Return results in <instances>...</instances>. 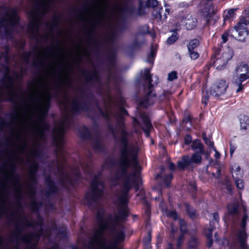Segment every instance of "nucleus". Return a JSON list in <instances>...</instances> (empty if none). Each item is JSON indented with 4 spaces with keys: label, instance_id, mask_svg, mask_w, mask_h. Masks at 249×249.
I'll use <instances>...</instances> for the list:
<instances>
[{
    "label": "nucleus",
    "instance_id": "1",
    "mask_svg": "<svg viewBox=\"0 0 249 249\" xmlns=\"http://www.w3.org/2000/svg\"><path fill=\"white\" fill-rule=\"evenodd\" d=\"M34 224L40 227V229L37 231L31 232L24 235L21 233L23 229L21 227L16 226L15 227L16 233L14 235L16 240L20 239L23 243L30 245L27 249H36V247L38 244L41 236L43 234L44 226V218L39 214L37 215V220L36 221H29L27 217H24L20 222V224H24L28 227L34 228Z\"/></svg>",
    "mask_w": 249,
    "mask_h": 249
},
{
    "label": "nucleus",
    "instance_id": "2",
    "mask_svg": "<svg viewBox=\"0 0 249 249\" xmlns=\"http://www.w3.org/2000/svg\"><path fill=\"white\" fill-rule=\"evenodd\" d=\"M105 211L103 209L98 210L96 213V219L99 227L97 229L93 235V239L89 241L87 247L88 248H92L93 244L96 241H99L101 239H105L104 232L105 230H109L113 232L115 230V225L118 223H115L114 221V216L109 214L108 217L105 219Z\"/></svg>",
    "mask_w": 249,
    "mask_h": 249
},
{
    "label": "nucleus",
    "instance_id": "3",
    "mask_svg": "<svg viewBox=\"0 0 249 249\" xmlns=\"http://www.w3.org/2000/svg\"><path fill=\"white\" fill-rule=\"evenodd\" d=\"M120 153L121 160L118 162V165L121 167L122 175H125L128 168L131 166L135 167L138 165V153L129 144L120 145Z\"/></svg>",
    "mask_w": 249,
    "mask_h": 249
},
{
    "label": "nucleus",
    "instance_id": "4",
    "mask_svg": "<svg viewBox=\"0 0 249 249\" xmlns=\"http://www.w3.org/2000/svg\"><path fill=\"white\" fill-rule=\"evenodd\" d=\"M5 13L4 18L0 19V29L5 27V32L6 35L12 34V28H15L19 24L20 18L17 11L15 8H9L5 5L0 7Z\"/></svg>",
    "mask_w": 249,
    "mask_h": 249
},
{
    "label": "nucleus",
    "instance_id": "5",
    "mask_svg": "<svg viewBox=\"0 0 249 249\" xmlns=\"http://www.w3.org/2000/svg\"><path fill=\"white\" fill-rule=\"evenodd\" d=\"M53 94L49 93L46 96L43 103L41 104L39 109V115L37 117V121L39 123L40 127L36 132L41 138L45 136V131H48L50 128V124L47 122V116L49 110L51 107V100Z\"/></svg>",
    "mask_w": 249,
    "mask_h": 249
},
{
    "label": "nucleus",
    "instance_id": "6",
    "mask_svg": "<svg viewBox=\"0 0 249 249\" xmlns=\"http://www.w3.org/2000/svg\"><path fill=\"white\" fill-rule=\"evenodd\" d=\"M90 193H86L85 196L88 206L91 205L92 202L100 199L103 196L104 185L103 182L99 179V175L94 176L90 183Z\"/></svg>",
    "mask_w": 249,
    "mask_h": 249
},
{
    "label": "nucleus",
    "instance_id": "7",
    "mask_svg": "<svg viewBox=\"0 0 249 249\" xmlns=\"http://www.w3.org/2000/svg\"><path fill=\"white\" fill-rule=\"evenodd\" d=\"M120 10L122 14L132 18L145 14V8L143 7L142 0L140 1L137 9L133 0H124Z\"/></svg>",
    "mask_w": 249,
    "mask_h": 249
},
{
    "label": "nucleus",
    "instance_id": "8",
    "mask_svg": "<svg viewBox=\"0 0 249 249\" xmlns=\"http://www.w3.org/2000/svg\"><path fill=\"white\" fill-rule=\"evenodd\" d=\"M126 192L124 193L122 196L118 198L120 208L118 210V213L114 216V221L115 223L121 221H124L129 214V209L128 207V199Z\"/></svg>",
    "mask_w": 249,
    "mask_h": 249
},
{
    "label": "nucleus",
    "instance_id": "9",
    "mask_svg": "<svg viewBox=\"0 0 249 249\" xmlns=\"http://www.w3.org/2000/svg\"><path fill=\"white\" fill-rule=\"evenodd\" d=\"M204 153H200V152L196 151L192 155L190 158L189 155H183L181 157V160L177 162V167L180 170H184L191 166L192 163L199 164L202 162L201 155Z\"/></svg>",
    "mask_w": 249,
    "mask_h": 249
},
{
    "label": "nucleus",
    "instance_id": "10",
    "mask_svg": "<svg viewBox=\"0 0 249 249\" xmlns=\"http://www.w3.org/2000/svg\"><path fill=\"white\" fill-rule=\"evenodd\" d=\"M38 164L34 161L29 168V177L30 181L27 183L26 188L29 191L31 197L35 198L36 186L38 183L36 174L38 170Z\"/></svg>",
    "mask_w": 249,
    "mask_h": 249
},
{
    "label": "nucleus",
    "instance_id": "11",
    "mask_svg": "<svg viewBox=\"0 0 249 249\" xmlns=\"http://www.w3.org/2000/svg\"><path fill=\"white\" fill-rule=\"evenodd\" d=\"M136 174L135 173H133L130 175H128L127 173V169L126 170V174L125 175H122L121 172V167H119V170L116 173L115 179L118 180L125 178V180H124L123 183V188L124 189V192H126V194H128L132 188V183L134 185L136 191H138L139 189V184L136 179H133L132 181L130 180V177L134 178Z\"/></svg>",
    "mask_w": 249,
    "mask_h": 249
},
{
    "label": "nucleus",
    "instance_id": "12",
    "mask_svg": "<svg viewBox=\"0 0 249 249\" xmlns=\"http://www.w3.org/2000/svg\"><path fill=\"white\" fill-rule=\"evenodd\" d=\"M221 50L220 46L214 47L213 48V54L211 56V59L210 61V66L214 67L219 70L224 69L227 64L226 61L224 60L220 56Z\"/></svg>",
    "mask_w": 249,
    "mask_h": 249
},
{
    "label": "nucleus",
    "instance_id": "13",
    "mask_svg": "<svg viewBox=\"0 0 249 249\" xmlns=\"http://www.w3.org/2000/svg\"><path fill=\"white\" fill-rule=\"evenodd\" d=\"M143 124L144 126H141V124L140 121L136 118H132V123L134 128L136 129L138 127H140L144 132L146 137H150L151 130L153 128L151 120L148 116L146 115L142 116Z\"/></svg>",
    "mask_w": 249,
    "mask_h": 249
},
{
    "label": "nucleus",
    "instance_id": "14",
    "mask_svg": "<svg viewBox=\"0 0 249 249\" xmlns=\"http://www.w3.org/2000/svg\"><path fill=\"white\" fill-rule=\"evenodd\" d=\"M70 120V118L67 116L64 120L62 121L59 124L56 134L53 135V142L56 147H58L63 144L65 131V124L66 123L69 124Z\"/></svg>",
    "mask_w": 249,
    "mask_h": 249
},
{
    "label": "nucleus",
    "instance_id": "15",
    "mask_svg": "<svg viewBox=\"0 0 249 249\" xmlns=\"http://www.w3.org/2000/svg\"><path fill=\"white\" fill-rule=\"evenodd\" d=\"M5 116L8 117L9 119L6 118L0 117V130L3 131L5 129H9L12 126L13 123L17 120L18 112L16 109H14L11 113H6Z\"/></svg>",
    "mask_w": 249,
    "mask_h": 249
},
{
    "label": "nucleus",
    "instance_id": "16",
    "mask_svg": "<svg viewBox=\"0 0 249 249\" xmlns=\"http://www.w3.org/2000/svg\"><path fill=\"white\" fill-rule=\"evenodd\" d=\"M228 87L226 80L221 79L213 84L210 88V94L216 97L224 94Z\"/></svg>",
    "mask_w": 249,
    "mask_h": 249
},
{
    "label": "nucleus",
    "instance_id": "17",
    "mask_svg": "<svg viewBox=\"0 0 249 249\" xmlns=\"http://www.w3.org/2000/svg\"><path fill=\"white\" fill-rule=\"evenodd\" d=\"M244 24L247 25L249 24V21L245 22L241 20L234 27L236 32L238 34L236 39L240 42H245L247 40V36L249 35V31L248 28L243 25Z\"/></svg>",
    "mask_w": 249,
    "mask_h": 249
},
{
    "label": "nucleus",
    "instance_id": "18",
    "mask_svg": "<svg viewBox=\"0 0 249 249\" xmlns=\"http://www.w3.org/2000/svg\"><path fill=\"white\" fill-rule=\"evenodd\" d=\"M21 75L16 71L12 72V76L9 74L6 75V79H2L1 82L5 85L6 89L8 91H12L15 93L14 82L21 78Z\"/></svg>",
    "mask_w": 249,
    "mask_h": 249
},
{
    "label": "nucleus",
    "instance_id": "19",
    "mask_svg": "<svg viewBox=\"0 0 249 249\" xmlns=\"http://www.w3.org/2000/svg\"><path fill=\"white\" fill-rule=\"evenodd\" d=\"M248 218V214L247 213L246 209L245 208L244 209V214L240 223V229L237 231L236 234V239H241V240H243V238H248V234L246 232Z\"/></svg>",
    "mask_w": 249,
    "mask_h": 249
},
{
    "label": "nucleus",
    "instance_id": "20",
    "mask_svg": "<svg viewBox=\"0 0 249 249\" xmlns=\"http://www.w3.org/2000/svg\"><path fill=\"white\" fill-rule=\"evenodd\" d=\"M153 89H146L145 94L140 99L139 106L144 108H147L151 105H153L154 102L153 101V98L156 97V94L153 92Z\"/></svg>",
    "mask_w": 249,
    "mask_h": 249
},
{
    "label": "nucleus",
    "instance_id": "21",
    "mask_svg": "<svg viewBox=\"0 0 249 249\" xmlns=\"http://www.w3.org/2000/svg\"><path fill=\"white\" fill-rule=\"evenodd\" d=\"M88 110L89 106L85 102H80L74 99L71 105V111L73 115H79L81 111L87 112Z\"/></svg>",
    "mask_w": 249,
    "mask_h": 249
},
{
    "label": "nucleus",
    "instance_id": "22",
    "mask_svg": "<svg viewBox=\"0 0 249 249\" xmlns=\"http://www.w3.org/2000/svg\"><path fill=\"white\" fill-rule=\"evenodd\" d=\"M45 183L48 188L45 194L46 196L49 197L51 195L55 194L59 191V188L56 186L51 175H48L45 177Z\"/></svg>",
    "mask_w": 249,
    "mask_h": 249
},
{
    "label": "nucleus",
    "instance_id": "23",
    "mask_svg": "<svg viewBox=\"0 0 249 249\" xmlns=\"http://www.w3.org/2000/svg\"><path fill=\"white\" fill-rule=\"evenodd\" d=\"M81 74L85 78L87 83L93 81L98 82L100 80L99 73L96 70L91 71L84 70L82 71Z\"/></svg>",
    "mask_w": 249,
    "mask_h": 249
},
{
    "label": "nucleus",
    "instance_id": "24",
    "mask_svg": "<svg viewBox=\"0 0 249 249\" xmlns=\"http://www.w3.org/2000/svg\"><path fill=\"white\" fill-rule=\"evenodd\" d=\"M0 84V103L2 102L9 101L13 102H14L13 99H16L18 97L17 94L14 93L12 91H9V92L7 94H5L3 92V89H5V85L2 83L1 82Z\"/></svg>",
    "mask_w": 249,
    "mask_h": 249
},
{
    "label": "nucleus",
    "instance_id": "25",
    "mask_svg": "<svg viewBox=\"0 0 249 249\" xmlns=\"http://www.w3.org/2000/svg\"><path fill=\"white\" fill-rule=\"evenodd\" d=\"M99 22L98 21L95 22L94 24H92L90 27V30L88 33L87 38L89 42H91L93 46L97 48L100 46V43L95 39L96 37V27L94 24H97Z\"/></svg>",
    "mask_w": 249,
    "mask_h": 249
},
{
    "label": "nucleus",
    "instance_id": "26",
    "mask_svg": "<svg viewBox=\"0 0 249 249\" xmlns=\"http://www.w3.org/2000/svg\"><path fill=\"white\" fill-rule=\"evenodd\" d=\"M107 60L110 66L115 65L117 61V51L115 49L110 48L108 49L107 53Z\"/></svg>",
    "mask_w": 249,
    "mask_h": 249
},
{
    "label": "nucleus",
    "instance_id": "27",
    "mask_svg": "<svg viewBox=\"0 0 249 249\" xmlns=\"http://www.w3.org/2000/svg\"><path fill=\"white\" fill-rule=\"evenodd\" d=\"M184 205L188 216L192 220L196 219L198 216L197 210L187 202L185 203Z\"/></svg>",
    "mask_w": 249,
    "mask_h": 249
},
{
    "label": "nucleus",
    "instance_id": "28",
    "mask_svg": "<svg viewBox=\"0 0 249 249\" xmlns=\"http://www.w3.org/2000/svg\"><path fill=\"white\" fill-rule=\"evenodd\" d=\"M143 78L144 81L148 82L147 85H146L145 84H143L144 92H146V89H153V86L152 84V75L150 73V69H146L144 70Z\"/></svg>",
    "mask_w": 249,
    "mask_h": 249
},
{
    "label": "nucleus",
    "instance_id": "29",
    "mask_svg": "<svg viewBox=\"0 0 249 249\" xmlns=\"http://www.w3.org/2000/svg\"><path fill=\"white\" fill-rule=\"evenodd\" d=\"M239 205L237 202H232L227 204V214L230 216H236L239 214Z\"/></svg>",
    "mask_w": 249,
    "mask_h": 249
},
{
    "label": "nucleus",
    "instance_id": "30",
    "mask_svg": "<svg viewBox=\"0 0 249 249\" xmlns=\"http://www.w3.org/2000/svg\"><path fill=\"white\" fill-rule=\"evenodd\" d=\"M200 242L198 237L195 235H191L187 243V249H198Z\"/></svg>",
    "mask_w": 249,
    "mask_h": 249
},
{
    "label": "nucleus",
    "instance_id": "31",
    "mask_svg": "<svg viewBox=\"0 0 249 249\" xmlns=\"http://www.w3.org/2000/svg\"><path fill=\"white\" fill-rule=\"evenodd\" d=\"M106 241L105 239H101L99 241H96L95 243L93 244V247L92 248H89L90 249H95V245L99 244L101 245L100 249H124L122 247H119L118 246L115 245V243L110 242L107 246L105 245L103 243Z\"/></svg>",
    "mask_w": 249,
    "mask_h": 249
},
{
    "label": "nucleus",
    "instance_id": "32",
    "mask_svg": "<svg viewBox=\"0 0 249 249\" xmlns=\"http://www.w3.org/2000/svg\"><path fill=\"white\" fill-rule=\"evenodd\" d=\"M80 138L83 141L90 140L92 138V134L89 131L88 126L83 125L82 128L78 130Z\"/></svg>",
    "mask_w": 249,
    "mask_h": 249
},
{
    "label": "nucleus",
    "instance_id": "33",
    "mask_svg": "<svg viewBox=\"0 0 249 249\" xmlns=\"http://www.w3.org/2000/svg\"><path fill=\"white\" fill-rule=\"evenodd\" d=\"M184 22V26L187 30H192L195 29L197 25V19L196 18H189L188 20H186Z\"/></svg>",
    "mask_w": 249,
    "mask_h": 249
},
{
    "label": "nucleus",
    "instance_id": "34",
    "mask_svg": "<svg viewBox=\"0 0 249 249\" xmlns=\"http://www.w3.org/2000/svg\"><path fill=\"white\" fill-rule=\"evenodd\" d=\"M125 234L124 231L121 230L117 232L112 243H115V245L119 246V244L124 242L125 240Z\"/></svg>",
    "mask_w": 249,
    "mask_h": 249
},
{
    "label": "nucleus",
    "instance_id": "35",
    "mask_svg": "<svg viewBox=\"0 0 249 249\" xmlns=\"http://www.w3.org/2000/svg\"><path fill=\"white\" fill-rule=\"evenodd\" d=\"M7 164L12 172L11 175V178L15 182L18 183L20 181V177L19 175L16 174L15 173L17 168L16 164L14 163H7Z\"/></svg>",
    "mask_w": 249,
    "mask_h": 249
},
{
    "label": "nucleus",
    "instance_id": "36",
    "mask_svg": "<svg viewBox=\"0 0 249 249\" xmlns=\"http://www.w3.org/2000/svg\"><path fill=\"white\" fill-rule=\"evenodd\" d=\"M191 148L194 151L198 149V152L204 153V146L199 139H196L192 142Z\"/></svg>",
    "mask_w": 249,
    "mask_h": 249
},
{
    "label": "nucleus",
    "instance_id": "37",
    "mask_svg": "<svg viewBox=\"0 0 249 249\" xmlns=\"http://www.w3.org/2000/svg\"><path fill=\"white\" fill-rule=\"evenodd\" d=\"M60 182L62 183V186L63 187H65V184L66 182H68L71 186L74 187V182L77 181V179L74 178L72 179L68 175L64 174H62V178H60Z\"/></svg>",
    "mask_w": 249,
    "mask_h": 249
},
{
    "label": "nucleus",
    "instance_id": "38",
    "mask_svg": "<svg viewBox=\"0 0 249 249\" xmlns=\"http://www.w3.org/2000/svg\"><path fill=\"white\" fill-rule=\"evenodd\" d=\"M240 127L241 129L249 130V117L244 115H240L239 117Z\"/></svg>",
    "mask_w": 249,
    "mask_h": 249
},
{
    "label": "nucleus",
    "instance_id": "39",
    "mask_svg": "<svg viewBox=\"0 0 249 249\" xmlns=\"http://www.w3.org/2000/svg\"><path fill=\"white\" fill-rule=\"evenodd\" d=\"M233 51L230 48H228L224 51L221 55H220L224 60L226 61L227 63L230 61L233 56Z\"/></svg>",
    "mask_w": 249,
    "mask_h": 249
},
{
    "label": "nucleus",
    "instance_id": "40",
    "mask_svg": "<svg viewBox=\"0 0 249 249\" xmlns=\"http://www.w3.org/2000/svg\"><path fill=\"white\" fill-rule=\"evenodd\" d=\"M93 149L95 151L104 152L105 148L98 138H96L92 144Z\"/></svg>",
    "mask_w": 249,
    "mask_h": 249
},
{
    "label": "nucleus",
    "instance_id": "41",
    "mask_svg": "<svg viewBox=\"0 0 249 249\" xmlns=\"http://www.w3.org/2000/svg\"><path fill=\"white\" fill-rule=\"evenodd\" d=\"M35 6L36 10L30 13V16L33 18L40 15L41 13V10L45 9V5L40 3H36Z\"/></svg>",
    "mask_w": 249,
    "mask_h": 249
},
{
    "label": "nucleus",
    "instance_id": "42",
    "mask_svg": "<svg viewBox=\"0 0 249 249\" xmlns=\"http://www.w3.org/2000/svg\"><path fill=\"white\" fill-rule=\"evenodd\" d=\"M4 140L3 142L0 140V158L5 152L2 149H6V148L9 147L11 144V141L8 139L4 138Z\"/></svg>",
    "mask_w": 249,
    "mask_h": 249
},
{
    "label": "nucleus",
    "instance_id": "43",
    "mask_svg": "<svg viewBox=\"0 0 249 249\" xmlns=\"http://www.w3.org/2000/svg\"><path fill=\"white\" fill-rule=\"evenodd\" d=\"M28 30L32 32L34 38L36 37V34H38L39 32V26L36 21H33L31 22L28 26Z\"/></svg>",
    "mask_w": 249,
    "mask_h": 249
},
{
    "label": "nucleus",
    "instance_id": "44",
    "mask_svg": "<svg viewBox=\"0 0 249 249\" xmlns=\"http://www.w3.org/2000/svg\"><path fill=\"white\" fill-rule=\"evenodd\" d=\"M157 54V50L156 49L154 48L153 46H151V52L150 53L148 54L147 56V62L153 64L155 58L156 57Z\"/></svg>",
    "mask_w": 249,
    "mask_h": 249
},
{
    "label": "nucleus",
    "instance_id": "45",
    "mask_svg": "<svg viewBox=\"0 0 249 249\" xmlns=\"http://www.w3.org/2000/svg\"><path fill=\"white\" fill-rule=\"evenodd\" d=\"M199 44L200 41L199 39L197 38L191 39L187 45L188 51H191V50H194L199 46Z\"/></svg>",
    "mask_w": 249,
    "mask_h": 249
},
{
    "label": "nucleus",
    "instance_id": "46",
    "mask_svg": "<svg viewBox=\"0 0 249 249\" xmlns=\"http://www.w3.org/2000/svg\"><path fill=\"white\" fill-rule=\"evenodd\" d=\"M179 230L180 234L185 235L188 232L187 224L186 221L183 219L179 220Z\"/></svg>",
    "mask_w": 249,
    "mask_h": 249
},
{
    "label": "nucleus",
    "instance_id": "47",
    "mask_svg": "<svg viewBox=\"0 0 249 249\" xmlns=\"http://www.w3.org/2000/svg\"><path fill=\"white\" fill-rule=\"evenodd\" d=\"M179 38V35L176 31H174L172 35L168 37L166 42L167 44L172 45L174 44Z\"/></svg>",
    "mask_w": 249,
    "mask_h": 249
},
{
    "label": "nucleus",
    "instance_id": "48",
    "mask_svg": "<svg viewBox=\"0 0 249 249\" xmlns=\"http://www.w3.org/2000/svg\"><path fill=\"white\" fill-rule=\"evenodd\" d=\"M179 16L181 18V22H185L192 17V16L190 15V12H189L187 10H184L180 11L179 12Z\"/></svg>",
    "mask_w": 249,
    "mask_h": 249
},
{
    "label": "nucleus",
    "instance_id": "49",
    "mask_svg": "<svg viewBox=\"0 0 249 249\" xmlns=\"http://www.w3.org/2000/svg\"><path fill=\"white\" fill-rule=\"evenodd\" d=\"M117 37V33L116 31H112L109 34L107 35L105 39V41L107 42L112 43L114 42Z\"/></svg>",
    "mask_w": 249,
    "mask_h": 249
},
{
    "label": "nucleus",
    "instance_id": "50",
    "mask_svg": "<svg viewBox=\"0 0 249 249\" xmlns=\"http://www.w3.org/2000/svg\"><path fill=\"white\" fill-rule=\"evenodd\" d=\"M209 99L210 94L208 91L207 90L206 91L203 90L202 91L201 103L204 105V107L207 105Z\"/></svg>",
    "mask_w": 249,
    "mask_h": 249
},
{
    "label": "nucleus",
    "instance_id": "51",
    "mask_svg": "<svg viewBox=\"0 0 249 249\" xmlns=\"http://www.w3.org/2000/svg\"><path fill=\"white\" fill-rule=\"evenodd\" d=\"M52 230H55L57 231L56 234V236L58 238H65L67 236L66 231L63 229H58L55 224L54 225L53 228H52Z\"/></svg>",
    "mask_w": 249,
    "mask_h": 249
},
{
    "label": "nucleus",
    "instance_id": "52",
    "mask_svg": "<svg viewBox=\"0 0 249 249\" xmlns=\"http://www.w3.org/2000/svg\"><path fill=\"white\" fill-rule=\"evenodd\" d=\"M173 178V175L172 173L168 174L164 177L162 182L167 188L170 187Z\"/></svg>",
    "mask_w": 249,
    "mask_h": 249
},
{
    "label": "nucleus",
    "instance_id": "53",
    "mask_svg": "<svg viewBox=\"0 0 249 249\" xmlns=\"http://www.w3.org/2000/svg\"><path fill=\"white\" fill-rule=\"evenodd\" d=\"M151 235L150 233H149L148 235L146 237H144L143 239L144 249H150L151 248Z\"/></svg>",
    "mask_w": 249,
    "mask_h": 249
},
{
    "label": "nucleus",
    "instance_id": "54",
    "mask_svg": "<svg viewBox=\"0 0 249 249\" xmlns=\"http://www.w3.org/2000/svg\"><path fill=\"white\" fill-rule=\"evenodd\" d=\"M237 9L231 8L224 15V19L225 20L232 18L235 16V11Z\"/></svg>",
    "mask_w": 249,
    "mask_h": 249
},
{
    "label": "nucleus",
    "instance_id": "55",
    "mask_svg": "<svg viewBox=\"0 0 249 249\" xmlns=\"http://www.w3.org/2000/svg\"><path fill=\"white\" fill-rule=\"evenodd\" d=\"M117 126L120 129L125 127V119L122 115H120L117 119Z\"/></svg>",
    "mask_w": 249,
    "mask_h": 249
},
{
    "label": "nucleus",
    "instance_id": "56",
    "mask_svg": "<svg viewBox=\"0 0 249 249\" xmlns=\"http://www.w3.org/2000/svg\"><path fill=\"white\" fill-rule=\"evenodd\" d=\"M42 205L41 202H38L36 200L33 201L31 203V208L33 212L35 213H38L39 209Z\"/></svg>",
    "mask_w": 249,
    "mask_h": 249
},
{
    "label": "nucleus",
    "instance_id": "57",
    "mask_svg": "<svg viewBox=\"0 0 249 249\" xmlns=\"http://www.w3.org/2000/svg\"><path fill=\"white\" fill-rule=\"evenodd\" d=\"M202 137L205 144L209 146V147L213 148L214 147L213 142L211 141L210 139L207 138L206 132H204L202 133Z\"/></svg>",
    "mask_w": 249,
    "mask_h": 249
},
{
    "label": "nucleus",
    "instance_id": "58",
    "mask_svg": "<svg viewBox=\"0 0 249 249\" xmlns=\"http://www.w3.org/2000/svg\"><path fill=\"white\" fill-rule=\"evenodd\" d=\"M142 44L143 43L142 42L139 41L137 39H136L132 42L130 46V49L132 51L139 49L142 47Z\"/></svg>",
    "mask_w": 249,
    "mask_h": 249
},
{
    "label": "nucleus",
    "instance_id": "59",
    "mask_svg": "<svg viewBox=\"0 0 249 249\" xmlns=\"http://www.w3.org/2000/svg\"><path fill=\"white\" fill-rule=\"evenodd\" d=\"M59 22V17H54L53 18V22L49 26V29L51 30H57Z\"/></svg>",
    "mask_w": 249,
    "mask_h": 249
},
{
    "label": "nucleus",
    "instance_id": "60",
    "mask_svg": "<svg viewBox=\"0 0 249 249\" xmlns=\"http://www.w3.org/2000/svg\"><path fill=\"white\" fill-rule=\"evenodd\" d=\"M213 228H205L202 231V234L205 236L206 238H211L213 237Z\"/></svg>",
    "mask_w": 249,
    "mask_h": 249
},
{
    "label": "nucleus",
    "instance_id": "61",
    "mask_svg": "<svg viewBox=\"0 0 249 249\" xmlns=\"http://www.w3.org/2000/svg\"><path fill=\"white\" fill-rule=\"evenodd\" d=\"M159 3L158 0H147L145 5L147 8H155L158 6Z\"/></svg>",
    "mask_w": 249,
    "mask_h": 249
},
{
    "label": "nucleus",
    "instance_id": "62",
    "mask_svg": "<svg viewBox=\"0 0 249 249\" xmlns=\"http://www.w3.org/2000/svg\"><path fill=\"white\" fill-rule=\"evenodd\" d=\"M249 78V73L247 72L245 73L241 74L235 80L236 82L243 83Z\"/></svg>",
    "mask_w": 249,
    "mask_h": 249
},
{
    "label": "nucleus",
    "instance_id": "63",
    "mask_svg": "<svg viewBox=\"0 0 249 249\" xmlns=\"http://www.w3.org/2000/svg\"><path fill=\"white\" fill-rule=\"evenodd\" d=\"M243 240L241 239H236L240 245V249H249L247 244L248 238H243Z\"/></svg>",
    "mask_w": 249,
    "mask_h": 249
},
{
    "label": "nucleus",
    "instance_id": "64",
    "mask_svg": "<svg viewBox=\"0 0 249 249\" xmlns=\"http://www.w3.org/2000/svg\"><path fill=\"white\" fill-rule=\"evenodd\" d=\"M168 217L172 218L176 221L178 219V214L175 210H169L166 213Z\"/></svg>",
    "mask_w": 249,
    "mask_h": 249
}]
</instances>
